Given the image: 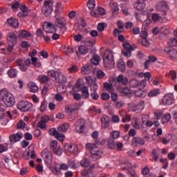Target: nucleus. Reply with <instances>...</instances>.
Returning <instances> with one entry per match:
<instances>
[{
	"mask_svg": "<svg viewBox=\"0 0 177 177\" xmlns=\"http://www.w3.org/2000/svg\"><path fill=\"white\" fill-rule=\"evenodd\" d=\"M85 80L87 85L90 87L91 92H92L90 94L91 99L93 100H97L99 99V94H97L96 91H97L99 85L97 82H96V78L88 76L86 77Z\"/></svg>",
	"mask_w": 177,
	"mask_h": 177,
	"instance_id": "1",
	"label": "nucleus"
},
{
	"mask_svg": "<svg viewBox=\"0 0 177 177\" xmlns=\"http://www.w3.org/2000/svg\"><path fill=\"white\" fill-rule=\"evenodd\" d=\"M1 100L3 102L7 107H13L15 106V97L6 88L0 91V102Z\"/></svg>",
	"mask_w": 177,
	"mask_h": 177,
	"instance_id": "2",
	"label": "nucleus"
},
{
	"mask_svg": "<svg viewBox=\"0 0 177 177\" xmlns=\"http://www.w3.org/2000/svg\"><path fill=\"white\" fill-rule=\"evenodd\" d=\"M104 66L105 68L111 70L113 68L115 62H114V55H113V51L110 50H106L104 53Z\"/></svg>",
	"mask_w": 177,
	"mask_h": 177,
	"instance_id": "3",
	"label": "nucleus"
},
{
	"mask_svg": "<svg viewBox=\"0 0 177 177\" xmlns=\"http://www.w3.org/2000/svg\"><path fill=\"white\" fill-rule=\"evenodd\" d=\"M86 149L89 150L93 161H97V160L101 158L102 154H103V151L99 149L95 144L87 143Z\"/></svg>",
	"mask_w": 177,
	"mask_h": 177,
	"instance_id": "4",
	"label": "nucleus"
},
{
	"mask_svg": "<svg viewBox=\"0 0 177 177\" xmlns=\"http://www.w3.org/2000/svg\"><path fill=\"white\" fill-rule=\"evenodd\" d=\"M48 75L54 78L55 82L59 85H64L67 82V77L63 74V73L57 71H48Z\"/></svg>",
	"mask_w": 177,
	"mask_h": 177,
	"instance_id": "5",
	"label": "nucleus"
},
{
	"mask_svg": "<svg viewBox=\"0 0 177 177\" xmlns=\"http://www.w3.org/2000/svg\"><path fill=\"white\" fill-rule=\"evenodd\" d=\"M41 12L46 17H49L53 12V3L52 1H45L41 8Z\"/></svg>",
	"mask_w": 177,
	"mask_h": 177,
	"instance_id": "6",
	"label": "nucleus"
},
{
	"mask_svg": "<svg viewBox=\"0 0 177 177\" xmlns=\"http://www.w3.org/2000/svg\"><path fill=\"white\" fill-rule=\"evenodd\" d=\"M129 85L131 88H138L139 89H145L147 82L143 80L141 82H138L136 79H131L129 82Z\"/></svg>",
	"mask_w": 177,
	"mask_h": 177,
	"instance_id": "7",
	"label": "nucleus"
},
{
	"mask_svg": "<svg viewBox=\"0 0 177 177\" xmlns=\"http://www.w3.org/2000/svg\"><path fill=\"white\" fill-rule=\"evenodd\" d=\"M74 127L75 132L77 133H84V131H85V128H86V123L85 122V120H78L75 122Z\"/></svg>",
	"mask_w": 177,
	"mask_h": 177,
	"instance_id": "8",
	"label": "nucleus"
},
{
	"mask_svg": "<svg viewBox=\"0 0 177 177\" xmlns=\"http://www.w3.org/2000/svg\"><path fill=\"white\" fill-rule=\"evenodd\" d=\"M17 109L22 113H26L32 109V104L28 101H20L17 104Z\"/></svg>",
	"mask_w": 177,
	"mask_h": 177,
	"instance_id": "9",
	"label": "nucleus"
},
{
	"mask_svg": "<svg viewBox=\"0 0 177 177\" xmlns=\"http://www.w3.org/2000/svg\"><path fill=\"white\" fill-rule=\"evenodd\" d=\"M164 52L167 55L170 60H177V50L175 48H168L164 49Z\"/></svg>",
	"mask_w": 177,
	"mask_h": 177,
	"instance_id": "10",
	"label": "nucleus"
},
{
	"mask_svg": "<svg viewBox=\"0 0 177 177\" xmlns=\"http://www.w3.org/2000/svg\"><path fill=\"white\" fill-rule=\"evenodd\" d=\"M124 50H122V53L125 57H131L132 53L131 50H133V47L129 44V43H124L123 44Z\"/></svg>",
	"mask_w": 177,
	"mask_h": 177,
	"instance_id": "11",
	"label": "nucleus"
},
{
	"mask_svg": "<svg viewBox=\"0 0 177 177\" xmlns=\"http://www.w3.org/2000/svg\"><path fill=\"white\" fill-rule=\"evenodd\" d=\"M8 46H11V49L16 44H17V36L16 34L11 32L8 34V37L7 38Z\"/></svg>",
	"mask_w": 177,
	"mask_h": 177,
	"instance_id": "12",
	"label": "nucleus"
},
{
	"mask_svg": "<svg viewBox=\"0 0 177 177\" xmlns=\"http://www.w3.org/2000/svg\"><path fill=\"white\" fill-rule=\"evenodd\" d=\"M43 30L46 32H56V26L52 24V23L44 22L43 24Z\"/></svg>",
	"mask_w": 177,
	"mask_h": 177,
	"instance_id": "13",
	"label": "nucleus"
},
{
	"mask_svg": "<svg viewBox=\"0 0 177 177\" xmlns=\"http://www.w3.org/2000/svg\"><path fill=\"white\" fill-rule=\"evenodd\" d=\"M162 102L165 106H171L174 103V95L171 93L165 95L162 97Z\"/></svg>",
	"mask_w": 177,
	"mask_h": 177,
	"instance_id": "14",
	"label": "nucleus"
},
{
	"mask_svg": "<svg viewBox=\"0 0 177 177\" xmlns=\"http://www.w3.org/2000/svg\"><path fill=\"white\" fill-rule=\"evenodd\" d=\"M131 145L133 147H139L140 146H143L145 145V139L140 137H134L132 139Z\"/></svg>",
	"mask_w": 177,
	"mask_h": 177,
	"instance_id": "15",
	"label": "nucleus"
},
{
	"mask_svg": "<svg viewBox=\"0 0 177 177\" xmlns=\"http://www.w3.org/2000/svg\"><path fill=\"white\" fill-rule=\"evenodd\" d=\"M55 24L59 28H64L66 27V19H64V17L55 15Z\"/></svg>",
	"mask_w": 177,
	"mask_h": 177,
	"instance_id": "16",
	"label": "nucleus"
},
{
	"mask_svg": "<svg viewBox=\"0 0 177 177\" xmlns=\"http://www.w3.org/2000/svg\"><path fill=\"white\" fill-rule=\"evenodd\" d=\"M116 81L118 84H121V85L124 86H127L129 82L128 77H127V76H124V75H119L116 78Z\"/></svg>",
	"mask_w": 177,
	"mask_h": 177,
	"instance_id": "17",
	"label": "nucleus"
},
{
	"mask_svg": "<svg viewBox=\"0 0 177 177\" xmlns=\"http://www.w3.org/2000/svg\"><path fill=\"white\" fill-rule=\"evenodd\" d=\"M41 157L44 158L46 162H49L52 160V153L48 149H44L41 152Z\"/></svg>",
	"mask_w": 177,
	"mask_h": 177,
	"instance_id": "18",
	"label": "nucleus"
},
{
	"mask_svg": "<svg viewBox=\"0 0 177 177\" xmlns=\"http://www.w3.org/2000/svg\"><path fill=\"white\" fill-rule=\"evenodd\" d=\"M21 138H23V133L19 132L17 134H13L10 136V140L11 143H15L16 142H20V140H21Z\"/></svg>",
	"mask_w": 177,
	"mask_h": 177,
	"instance_id": "19",
	"label": "nucleus"
},
{
	"mask_svg": "<svg viewBox=\"0 0 177 177\" xmlns=\"http://www.w3.org/2000/svg\"><path fill=\"white\" fill-rule=\"evenodd\" d=\"M8 24L11 27H13L14 28H19V21H17L16 19L11 17L7 20Z\"/></svg>",
	"mask_w": 177,
	"mask_h": 177,
	"instance_id": "20",
	"label": "nucleus"
},
{
	"mask_svg": "<svg viewBox=\"0 0 177 177\" xmlns=\"http://www.w3.org/2000/svg\"><path fill=\"white\" fill-rule=\"evenodd\" d=\"M134 8L137 10H143L146 8V3L143 0H138V2L134 5Z\"/></svg>",
	"mask_w": 177,
	"mask_h": 177,
	"instance_id": "21",
	"label": "nucleus"
},
{
	"mask_svg": "<svg viewBox=\"0 0 177 177\" xmlns=\"http://www.w3.org/2000/svg\"><path fill=\"white\" fill-rule=\"evenodd\" d=\"M109 122H110V118H109V117L102 118H101L102 128H103L104 129H106V128H109Z\"/></svg>",
	"mask_w": 177,
	"mask_h": 177,
	"instance_id": "22",
	"label": "nucleus"
},
{
	"mask_svg": "<svg viewBox=\"0 0 177 177\" xmlns=\"http://www.w3.org/2000/svg\"><path fill=\"white\" fill-rule=\"evenodd\" d=\"M28 88L30 89V92H32V93L38 92V86L33 82L28 83Z\"/></svg>",
	"mask_w": 177,
	"mask_h": 177,
	"instance_id": "23",
	"label": "nucleus"
},
{
	"mask_svg": "<svg viewBox=\"0 0 177 177\" xmlns=\"http://www.w3.org/2000/svg\"><path fill=\"white\" fill-rule=\"evenodd\" d=\"M82 97L83 99H89V90L88 87L83 86L81 88Z\"/></svg>",
	"mask_w": 177,
	"mask_h": 177,
	"instance_id": "24",
	"label": "nucleus"
},
{
	"mask_svg": "<svg viewBox=\"0 0 177 177\" xmlns=\"http://www.w3.org/2000/svg\"><path fill=\"white\" fill-rule=\"evenodd\" d=\"M167 7V1H159L156 6L158 10H161L162 12H164Z\"/></svg>",
	"mask_w": 177,
	"mask_h": 177,
	"instance_id": "25",
	"label": "nucleus"
},
{
	"mask_svg": "<svg viewBox=\"0 0 177 177\" xmlns=\"http://www.w3.org/2000/svg\"><path fill=\"white\" fill-rule=\"evenodd\" d=\"M70 128V124L68 123H64L61 126L58 127L57 132H67V129Z\"/></svg>",
	"mask_w": 177,
	"mask_h": 177,
	"instance_id": "26",
	"label": "nucleus"
},
{
	"mask_svg": "<svg viewBox=\"0 0 177 177\" xmlns=\"http://www.w3.org/2000/svg\"><path fill=\"white\" fill-rule=\"evenodd\" d=\"M117 66L120 71H122V73H124V71H125L126 65L125 62H124L122 59H120L118 61Z\"/></svg>",
	"mask_w": 177,
	"mask_h": 177,
	"instance_id": "27",
	"label": "nucleus"
},
{
	"mask_svg": "<svg viewBox=\"0 0 177 177\" xmlns=\"http://www.w3.org/2000/svg\"><path fill=\"white\" fill-rule=\"evenodd\" d=\"M100 62V57L97 55H93L92 58L91 59V63L94 66H97Z\"/></svg>",
	"mask_w": 177,
	"mask_h": 177,
	"instance_id": "28",
	"label": "nucleus"
},
{
	"mask_svg": "<svg viewBox=\"0 0 177 177\" xmlns=\"http://www.w3.org/2000/svg\"><path fill=\"white\" fill-rule=\"evenodd\" d=\"M80 165L83 168H88L89 165H91V160L86 158H84L80 161Z\"/></svg>",
	"mask_w": 177,
	"mask_h": 177,
	"instance_id": "29",
	"label": "nucleus"
},
{
	"mask_svg": "<svg viewBox=\"0 0 177 177\" xmlns=\"http://www.w3.org/2000/svg\"><path fill=\"white\" fill-rule=\"evenodd\" d=\"M19 71L16 69H10L8 71V75L10 78H15V77H17V74H18Z\"/></svg>",
	"mask_w": 177,
	"mask_h": 177,
	"instance_id": "30",
	"label": "nucleus"
},
{
	"mask_svg": "<svg viewBox=\"0 0 177 177\" xmlns=\"http://www.w3.org/2000/svg\"><path fill=\"white\" fill-rule=\"evenodd\" d=\"M108 147L109 149H111L112 150H114V149H115V141H114V138L110 137L108 139Z\"/></svg>",
	"mask_w": 177,
	"mask_h": 177,
	"instance_id": "31",
	"label": "nucleus"
},
{
	"mask_svg": "<svg viewBox=\"0 0 177 177\" xmlns=\"http://www.w3.org/2000/svg\"><path fill=\"white\" fill-rule=\"evenodd\" d=\"M171 114L169 113H166L165 114L161 119V122L162 124H166V122H169L171 121Z\"/></svg>",
	"mask_w": 177,
	"mask_h": 177,
	"instance_id": "32",
	"label": "nucleus"
},
{
	"mask_svg": "<svg viewBox=\"0 0 177 177\" xmlns=\"http://www.w3.org/2000/svg\"><path fill=\"white\" fill-rule=\"evenodd\" d=\"M167 44L169 46H177V38L176 37H171L169 39Z\"/></svg>",
	"mask_w": 177,
	"mask_h": 177,
	"instance_id": "33",
	"label": "nucleus"
},
{
	"mask_svg": "<svg viewBox=\"0 0 177 177\" xmlns=\"http://www.w3.org/2000/svg\"><path fill=\"white\" fill-rule=\"evenodd\" d=\"M111 10L113 16H117V15H118V10H120V8H118V6L117 4L113 3L111 5Z\"/></svg>",
	"mask_w": 177,
	"mask_h": 177,
	"instance_id": "34",
	"label": "nucleus"
},
{
	"mask_svg": "<svg viewBox=\"0 0 177 177\" xmlns=\"http://www.w3.org/2000/svg\"><path fill=\"white\" fill-rule=\"evenodd\" d=\"M132 125L135 129H139L140 128L139 119H138V118H133Z\"/></svg>",
	"mask_w": 177,
	"mask_h": 177,
	"instance_id": "35",
	"label": "nucleus"
},
{
	"mask_svg": "<svg viewBox=\"0 0 177 177\" xmlns=\"http://www.w3.org/2000/svg\"><path fill=\"white\" fill-rule=\"evenodd\" d=\"M82 73L85 75H88L91 73V66L89 65H85L82 68Z\"/></svg>",
	"mask_w": 177,
	"mask_h": 177,
	"instance_id": "36",
	"label": "nucleus"
},
{
	"mask_svg": "<svg viewBox=\"0 0 177 177\" xmlns=\"http://www.w3.org/2000/svg\"><path fill=\"white\" fill-rule=\"evenodd\" d=\"M78 50L81 55H86V53L89 52V50L85 46H80L78 48Z\"/></svg>",
	"mask_w": 177,
	"mask_h": 177,
	"instance_id": "37",
	"label": "nucleus"
},
{
	"mask_svg": "<svg viewBox=\"0 0 177 177\" xmlns=\"http://www.w3.org/2000/svg\"><path fill=\"white\" fill-rule=\"evenodd\" d=\"M157 95H160V91L158 89L151 90L148 93L149 97H153V96H157Z\"/></svg>",
	"mask_w": 177,
	"mask_h": 177,
	"instance_id": "38",
	"label": "nucleus"
},
{
	"mask_svg": "<svg viewBox=\"0 0 177 177\" xmlns=\"http://www.w3.org/2000/svg\"><path fill=\"white\" fill-rule=\"evenodd\" d=\"M20 10H21L23 14H24V16H28V8H27V6L21 5L20 6Z\"/></svg>",
	"mask_w": 177,
	"mask_h": 177,
	"instance_id": "39",
	"label": "nucleus"
},
{
	"mask_svg": "<svg viewBox=\"0 0 177 177\" xmlns=\"http://www.w3.org/2000/svg\"><path fill=\"white\" fill-rule=\"evenodd\" d=\"M122 167H123V169H127L128 171H131L132 169V163L129 162H126L122 164Z\"/></svg>",
	"mask_w": 177,
	"mask_h": 177,
	"instance_id": "40",
	"label": "nucleus"
},
{
	"mask_svg": "<svg viewBox=\"0 0 177 177\" xmlns=\"http://www.w3.org/2000/svg\"><path fill=\"white\" fill-rule=\"evenodd\" d=\"M3 165L6 167V168H9L10 165H12V160H10L8 158H5L3 161Z\"/></svg>",
	"mask_w": 177,
	"mask_h": 177,
	"instance_id": "41",
	"label": "nucleus"
},
{
	"mask_svg": "<svg viewBox=\"0 0 177 177\" xmlns=\"http://www.w3.org/2000/svg\"><path fill=\"white\" fill-rule=\"evenodd\" d=\"M64 52L66 55H67L68 56H70L71 53H74V48L70 46H66L64 48Z\"/></svg>",
	"mask_w": 177,
	"mask_h": 177,
	"instance_id": "42",
	"label": "nucleus"
},
{
	"mask_svg": "<svg viewBox=\"0 0 177 177\" xmlns=\"http://www.w3.org/2000/svg\"><path fill=\"white\" fill-rule=\"evenodd\" d=\"M75 146H73L71 145H67L65 146V150L69 153H74V151H75Z\"/></svg>",
	"mask_w": 177,
	"mask_h": 177,
	"instance_id": "43",
	"label": "nucleus"
},
{
	"mask_svg": "<svg viewBox=\"0 0 177 177\" xmlns=\"http://www.w3.org/2000/svg\"><path fill=\"white\" fill-rule=\"evenodd\" d=\"M106 27H107V24L105 23H100L97 25V30L102 32V31H104V28H106Z\"/></svg>",
	"mask_w": 177,
	"mask_h": 177,
	"instance_id": "44",
	"label": "nucleus"
},
{
	"mask_svg": "<svg viewBox=\"0 0 177 177\" xmlns=\"http://www.w3.org/2000/svg\"><path fill=\"white\" fill-rule=\"evenodd\" d=\"M155 118L157 120V121H158L159 120H161V117H162V114H164V113L161 111H155L153 112Z\"/></svg>",
	"mask_w": 177,
	"mask_h": 177,
	"instance_id": "45",
	"label": "nucleus"
},
{
	"mask_svg": "<svg viewBox=\"0 0 177 177\" xmlns=\"http://www.w3.org/2000/svg\"><path fill=\"white\" fill-rule=\"evenodd\" d=\"M104 75H106V74L102 70H98L95 74V76L97 77V78H98V80H102V78H103Z\"/></svg>",
	"mask_w": 177,
	"mask_h": 177,
	"instance_id": "46",
	"label": "nucleus"
},
{
	"mask_svg": "<svg viewBox=\"0 0 177 177\" xmlns=\"http://www.w3.org/2000/svg\"><path fill=\"white\" fill-rule=\"evenodd\" d=\"M65 111L66 113H73V111H75V108H74V105H68L65 108Z\"/></svg>",
	"mask_w": 177,
	"mask_h": 177,
	"instance_id": "47",
	"label": "nucleus"
},
{
	"mask_svg": "<svg viewBox=\"0 0 177 177\" xmlns=\"http://www.w3.org/2000/svg\"><path fill=\"white\" fill-rule=\"evenodd\" d=\"M91 145H93V143H91ZM94 145L97 147V146H103L104 145H106V140H102L100 141L98 139H96Z\"/></svg>",
	"mask_w": 177,
	"mask_h": 177,
	"instance_id": "48",
	"label": "nucleus"
},
{
	"mask_svg": "<svg viewBox=\"0 0 177 177\" xmlns=\"http://www.w3.org/2000/svg\"><path fill=\"white\" fill-rule=\"evenodd\" d=\"M111 138L112 139H118L120 138V131H114L112 133H111Z\"/></svg>",
	"mask_w": 177,
	"mask_h": 177,
	"instance_id": "49",
	"label": "nucleus"
},
{
	"mask_svg": "<svg viewBox=\"0 0 177 177\" xmlns=\"http://www.w3.org/2000/svg\"><path fill=\"white\" fill-rule=\"evenodd\" d=\"M21 35L22 38H28V37H31V33H30V32H27L26 30H23L21 32Z\"/></svg>",
	"mask_w": 177,
	"mask_h": 177,
	"instance_id": "50",
	"label": "nucleus"
},
{
	"mask_svg": "<svg viewBox=\"0 0 177 177\" xmlns=\"http://www.w3.org/2000/svg\"><path fill=\"white\" fill-rule=\"evenodd\" d=\"M122 93L124 96H128V95H131V90L128 87H124L122 90Z\"/></svg>",
	"mask_w": 177,
	"mask_h": 177,
	"instance_id": "51",
	"label": "nucleus"
},
{
	"mask_svg": "<svg viewBox=\"0 0 177 177\" xmlns=\"http://www.w3.org/2000/svg\"><path fill=\"white\" fill-rule=\"evenodd\" d=\"M87 6L88 9H95V0H88Z\"/></svg>",
	"mask_w": 177,
	"mask_h": 177,
	"instance_id": "52",
	"label": "nucleus"
},
{
	"mask_svg": "<svg viewBox=\"0 0 177 177\" xmlns=\"http://www.w3.org/2000/svg\"><path fill=\"white\" fill-rule=\"evenodd\" d=\"M55 138L57 139V140H59V142H63L64 140V134L57 133V135L55 136Z\"/></svg>",
	"mask_w": 177,
	"mask_h": 177,
	"instance_id": "53",
	"label": "nucleus"
},
{
	"mask_svg": "<svg viewBox=\"0 0 177 177\" xmlns=\"http://www.w3.org/2000/svg\"><path fill=\"white\" fill-rule=\"evenodd\" d=\"M47 107L48 105L46 104V102L43 101L40 106V111H41V113H44V111H46Z\"/></svg>",
	"mask_w": 177,
	"mask_h": 177,
	"instance_id": "54",
	"label": "nucleus"
},
{
	"mask_svg": "<svg viewBox=\"0 0 177 177\" xmlns=\"http://www.w3.org/2000/svg\"><path fill=\"white\" fill-rule=\"evenodd\" d=\"M169 75L171 77V81H175V80H176V71L174 70L170 71Z\"/></svg>",
	"mask_w": 177,
	"mask_h": 177,
	"instance_id": "55",
	"label": "nucleus"
},
{
	"mask_svg": "<svg viewBox=\"0 0 177 177\" xmlns=\"http://www.w3.org/2000/svg\"><path fill=\"white\" fill-rule=\"evenodd\" d=\"M161 19V15H160V14H153L152 15V20L153 21H158V20H160Z\"/></svg>",
	"mask_w": 177,
	"mask_h": 177,
	"instance_id": "56",
	"label": "nucleus"
},
{
	"mask_svg": "<svg viewBox=\"0 0 177 177\" xmlns=\"http://www.w3.org/2000/svg\"><path fill=\"white\" fill-rule=\"evenodd\" d=\"M92 174L90 173V171L88 169H84L83 171H81V175L83 177L85 176H90Z\"/></svg>",
	"mask_w": 177,
	"mask_h": 177,
	"instance_id": "57",
	"label": "nucleus"
},
{
	"mask_svg": "<svg viewBox=\"0 0 177 177\" xmlns=\"http://www.w3.org/2000/svg\"><path fill=\"white\" fill-rule=\"evenodd\" d=\"M68 73H77V71H78V68H77V66H75V65H72L71 67L68 68Z\"/></svg>",
	"mask_w": 177,
	"mask_h": 177,
	"instance_id": "58",
	"label": "nucleus"
},
{
	"mask_svg": "<svg viewBox=\"0 0 177 177\" xmlns=\"http://www.w3.org/2000/svg\"><path fill=\"white\" fill-rule=\"evenodd\" d=\"M36 35L39 38H44V37H45V35H44V31H42V29L41 28L37 29Z\"/></svg>",
	"mask_w": 177,
	"mask_h": 177,
	"instance_id": "59",
	"label": "nucleus"
},
{
	"mask_svg": "<svg viewBox=\"0 0 177 177\" xmlns=\"http://www.w3.org/2000/svg\"><path fill=\"white\" fill-rule=\"evenodd\" d=\"M102 100H109L110 99V95L107 93H102L101 94Z\"/></svg>",
	"mask_w": 177,
	"mask_h": 177,
	"instance_id": "60",
	"label": "nucleus"
},
{
	"mask_svg": "<svg viewBox=\"0 0 177 177\" xmlns=\"http://www.w3.org/2000/svg\"><path fill=\"white\" fill-rule=\"evenodd\" d=\"M59 131H57V130H56V129L55 128H53V129H50L49 131H48V133L49 135H51V136H56L57 133H58Z\"/></svg>",
	"mask_w": 177,
	"mask_h": 177,
	"instance_id": "61",
	"label": "nucleus"
},
{
	"mask_svg": "<svg viewBox=\"0 0 177 177\" xmlns=\"http://www.w3.org/2000/svg\"><path fill=\"white\" fill-rule=\"evenodd\" d=\"M59 169L61 171H67L68 169V165L66 163H62L59 166Z\"/></svg>",
	"mask_w": 177,
	"mask_h": 177,
	"instance_id": "62",
	"label": "nucleus"
},
{
	"mask_svg": "<svg viewBox=\"0 0 177 177\" xmlns=\"http://www.w3.org/2000/svg\"><path fill=\"white\" fill-rule=\"evenodd\" d=\"M141 44L142 46H145L146 48L150 45V42L147 41V39H142Z\"/></svg>",
	"mask_w": 177,
	"mask_h": 177,
	"instance_id": "63",
	"label": "nucleus"
},
{
	"mask_svg": "<svg viewBox=\"0 0 177 177\" xmlns=\"http://www.w3.org/2000/svg\"><path fill=\"white\" fill-rule=\"evenodd\" d=\"M137 106L138 107L140 111L143 110V109H145V102L143 100L140 101L139 103L137 104Z\"/></svg>",
	"mask_w": 177,
	"mask_h": 177,
	"instance_id": "64",
	"label": "nucleus"
}]
</instances>
